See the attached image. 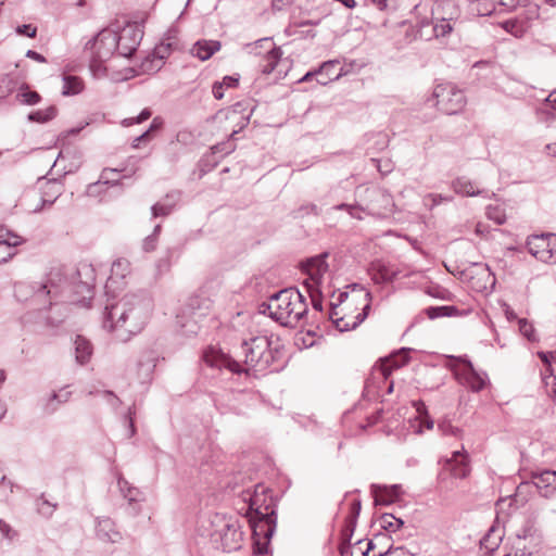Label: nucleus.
I'll use <instances>...</instances> for the list:
<instances>
[{
  "label": "nucleus",
  "mask_w": 556,
  "mask_h": 556,
  "mask_svg": "<svg viewBox=\"0 0 556 556\" xmlns=\"http://www.w3.org/2000/svg\"><path fill=\"white\" fill-rule=\"evenodd\" d=\"M432 97L437 100L438 109L448 115L459 113L466 105L463 90L451 83L437 85Z\"/></svg>",
  "instance_id": "10"
},
{
  "label": "nucleus",
  "mask_w": 556,
  "mask_h": 556,
  "mask_svg": "<svg viewBox=\"0 0 556 556\" xmlns=\"http://www.w3.org/2000/svg\"><path fill=\"white\" fill-rule=\"evenodd\" d=\"M457 312L454 306H437L428 307L426 314L430 319H434L441 316H453Z\"/></svg>",
  "instance_id": "43"
},
{
  "label": "nucleus",
  "mask_w": 556,
  "mask_h": 556,
  "mask_svg": "<svg viewBox=\"0 0 556 556\" xmlns=\"http://www.w3.org/2000/svg\"><path fill=\"white\" fill-rule=\"evenodd\" d=\"M84 84L83 80L77 76H64L63 77V96H75L83 91Z\"/></svg>",
  "instance_id": "37"
},
{
  "label": "nucleus",
  "mask_w": 556,
  "mask_h": 556,
  "mask_svg": "<svg viewBox=\"0 0 556 556\" xmlns=\"http://www.w3.org/2000/svg\"><path fill=\"white\" fill-rule=\"evenodd\" d=\"M168 47L169 45H167V47L162 46L154 51V56L157 59V70L162 67V65L164 64V59H166L168 55Z\"/></svg>",
  "instance_id": "56"
},
{
  "label": "nucleus",
  "mask_w": 556,
  "mask_h": 556,
  "mask_svg": "<svg viewBox=\"0 0 556 556\" xmlns=\"http://www.w3.org/2000/svg\"><path fill=\"white\" fill-rule=\"evenodd\" d=\"M533 484L544 497H551L556 492V471L543 470L534 472L532 476Z\"/></svg>",
  "instance_id": "23"
},
{
  "label": "nucleus",
  "mask_w": 556,
  "mask_h": 556,
  "mask_svg": "<svg viewBox=\"0 0 556 556\" xmlns=\"http://www.w3.org/2000/svg\"><path fill=\"white\" fill-rule=\"evenodd\" d=\"M157 243V238L155 235L148 236L142 243V248L146 252H152L155 250Z\"/></svg>",
  "instance_id": "58"
},
{
  "label": "nucleus",
  "mask_w": 556,
  "mask_h": 556,
  "mask_svg": "<svg viewBox=\"0 0 556 556\" xmlns=\"http://www.w3.org/2000/svg\"><path fill=\"white\" fill-rule=\"evenodd\" d=\"M116 47H118L116 31L104 28L86 43L85 49L90 50L98 60L108 61L117 54Z\"/></svg>",
  "instance_id": "13"
},
{
  "label": "nucleus",
  "mask_w": 556,
  "mask_h": 556,
  "mask_svg": "<svg viewBox=\"0 0 556 556\" xmlns=\"http://www.w3.org/2000/svg\"><path fill=\"white\" fill-rule=\"evenodd\" d=\"M328 254L323 253L311 258H307L302 264V269L307 275L303 282L307 294L311 298L314 309L323 311V296L325 293H334L331 291V275L329 266L326 262Z\"/></svg>",
  "instance_id": "6"
},
{
  "label": "nucleus",
  "mask_w": 556,
  "mask_h": 556,
  "mask_svg": "<svg viewBox=\"0 0 556 556\" xmlns=\"http://www.w3.org/2000/svg\"><path fill=\"white\" fill-rule=\"evenodd\" d=\"M130 273V263L126 258L116 260L111 267V276L105 285V294L113 292L118 278H125Z\"/></svg>",
  "instance_id": "28"
},
{
  "label": "nucleus",
  "mask_w": 556,
  "mask_h": 556,
  "mask_svg": "<svg viewBox=\"0 0 556 556\" xmlns=\"http://www.w3.org/2000/svg\"><path fill=\"white\" fill-rule=\"evenodd\" d=\"M529 253L538 261L556 264V235L541 233L532 235L527 239Z\"/></svg>",
  "instance_id": "11"
},
{
  "label": "nucleus",
  "mask_w": 556,
  "mask_h": 556,
  "mask_svg": "<svg viewBox=\"0 0 556 556\" xmlns=\"http://www.w3.org/2000/svg\"><path fill=\"white\" fill-rule=\"evenodd\" d=\"M151 114L152 113H151L150 109H143L137 117L125 118L123 121V125L131 126L134 124H140V123L147 121L148 118H150Z\"/></svg>",
  "instance_id": "49"
},
{
  "label": "nucleus",
  "mask_w": 556,
  "mask_h": 556,
  "mask_svg": "<svg viewBox=\"0 0 556 556\" xmlns=\"http://www.w3.org/2000/svg\"><path fill=\"white\" fill-rule=\"evenodd\" d=\"M503 28L514 34L515 36H519L518 22L516 20L506 21L503 23Z\"/></svg>",
  "instance_id": "62"
},
{
  "label": "nucleus",
  "mask_w": 556,
  "mask_h": 556,
  "mask_svg": "<svg viewBox=\"0 0 556 556\" xmlns=\"http://www.w3.org/2000/svg\"><path fill=\"white\" fill-rule=\"evenodd\" d=\"M58 114V109L54 105H50L45 110H36L28 114L27 118L29 122L35 123H47L53 119Z\"/></svg>",
  "instance_id": "38"
},
{
  "label": "nucleus",
  "mask_w": 556,
  "mask_h": 556,
  "mask_svg": "<svg viewBox=\"0 0 556 556\" xmlns=\"http://www.w3.org/2000/svg\"><path fill=\"white\" fill-rule=\"evenodd\" d=\"M231 521V517H227L223 514H213L208 516L207 520L203 521V527L205 528L206 535L210 536L213 541L217 542V536L226 528L230 527Z\"/></svg>",
  "instance_id": "25"
},
{
  "label": "nucleus",
  "mask_w": 556,
  "mask_h": 556,
  "mask_svg": "<svg viewBox=\"0 0 556 556\" xmlns=\"http://www.w3.org/2000/svg\"><path fill=\"white\" fill-rule=\"evenodd\" d=\"M224 89L225 87L219 84V81H215L212 86V92L215 99L220 100L224 98Z\"/></svg>",
  "instance_id": "63"
},
{
  "label": "nucleus",
  "mask_w": 556,
  "mask_h": 556,
  "mask_svg": "<svg viewBox=\"0 0 556 556\" xmlns=\"http://www.w3.org/2000/svg\"><path fill=\"white\" fill-rule=\"evenodd\" d=\"M519 330L528 340L533 341L534 338V328L532 324L527 321L526 319L519 320Z\"/></svg>",
  "instance_id": "50"
},
{
  "label": "nucleus",
  "mask_w": 556,
  "mask_h": 556,
  "mask_svg": "<svg viewBox=\"0 0 556 556\" xmlns=\"http://www.w3.org/2000/svg\"><path fill=\"white\" fill-rule=\"evenodd\" d=\"M14 295L20 302L30 301L34 305L51 308L50 314H46L41 307L27 312L21 317L23 326L33 327L38 332L52 331L58 329L66 317L59 304L89 306L93 298V288L80 279L78 270L68 271L60 266L52 267L40 281L15 283Z\"/></svg>",
  "instance_id": "1"
},
{
  "label": "nucleus",
  "mask_w": 556,
  "mask_h": 556,
  "mask_svg": "<svg viewBox=\"0 0 556 556\" xmlns=\"http://www.w3.org/2000/svg\"><path fill=\"white\" fill-rule=\"evenodd\" d=\"M439 430L444 435H453V437H458V434L460 432V430L458 428L454 427L453 425H451L447 421L440 422Z\"/></svg>",
  "instance_id": "52"
},
{
  "label": "nucleus",
  "mask_w": 556,
  "mask_h": 556,
  "mask_svg": "<svg viewBox=\"0 0 556 556\" xmlns=\"http://www.w3.org/2000/svg\"><path fill=\"white\" fill-rule=\"evenodd\" d=\"M468 9L473 15L486 16L493 12L494 5L490 0H468Z\"/></svg>",
  "instance_id": "36"
},
{
  "label": "nucleus",
  "mask_w": 556,
  "mask_h": 556,
  "mask_svg": "<svg viewBox=\"0 0 556 556\" xmlns=\"http://www.w3.org/2000/svg\"><path fill=\"white\" fill-rule=\"evenodd\" d=\"M16 31L18 35H23L29 38H34L37 34L36 27L30 24H23L17 26Z\"/></svg>",
  "instance_id": "54"
},
{
  "label": "nucleus",
  "mask_w": 556,
  "mask_h": 556,
  "mask_svg": "<svg viewBox=\"0 0 556 556\" xmlns=\"http://www.w3.org/2000/svg\"><path fill=\"white\" fill-rule=\"evenodd\" d=\"M153 308L151 296L146 291L129 292L116 299L108 295L103 314V328L115 333V338L127 342L147 325Z\"/></svg>",
  "instance_id": "2"
},
{
  "label": "nucleus",
  "mask_w": 556,
  "mask_h": 556,
  "mask_svg": "<svg viewBox=\"0 0 556 556\" xmlns=\"http://www.w3.org/2000/svg\"><path fill=\"white\" fill-rule=\"evenodd\" d=\"M371 492L374 494L376 505H390L401 497V495L403 494V489L401 484H372Z\"/></svg>",
  "instance_id": "21"
},
{
  "label": "nucleus",
  "mask_w": 556,
  "mask_h": 556,
  "mask_svg": "<svg viewBox=\"0 0 556 556\" xmlns=\"http://www.w3.org/2000/svg\"><path fill=\"white\" fill-rule=\"evenodd\" d=\"M180 200L179 191H172L151 207L153 217L169 215Z\"/></svg>",
  "instance_id": "30"
},
{
  "label": "nucleus",
  "mask_w": 556,
  "mask_h": 556,
  "mask_svg": "<svg viewBox=\"0 0 556 556\" xmlns=\"http://www.w3.org/2000/svg\"><path fill=\"white\" fill-rule=\"evenodd\" d=\"M72 392L66 388H62L59 391H52L51 393L41 396L38 404L46 415L54 414L61 405L68 402Z\"/></svg>",
  "instance_id": "18"
},
{
  "label": "nucleus",
  "mask_w": 556,
  "mask_h": 556,
  "mask_svg": "<svg viewBox=\"0 0 556 556\" xmlns=\"http://www.w3.org/2000/svg\"><path fill=\"white\" fill-rule=\"evenodd\" d=\"M117 170L116 169H112V168H105L103 169L102 174H101V180L104 185H111V186H115L116 184H118V179H111L109 178V175L110 174H116Z\"/></svg>",
  "instance_id": "60"
},
{
  "label": "nucleus",
  "mask_w": 556,
  "mask_h": 556,
  "mask_svg": "<svg viewBox=\"0 0 556 556\" xmlns=\"http://www.w3.org/2000/svg\"><path fill=\"white\" fill-rule=\"evenodd\" d=\"M245 52L255 61L263 74H275V79L285 78L291 68L289 59H281V51L271 38H262L245 45Z\"/></svg>",
  "instance_id": "7"
},
{
  "label": "nucleus",
  "mask_w": 556,
  "mask_h": 556,
  "mask_svg": "<svg viewBox=\"0 0 556 556\" xmlns=\"http://www.w3.org/2000/svg\"><path fill=\"white\" fill-rule=\"evenodd\" d=\"M135 409L132 407H129L128 408V412L125 416V421L127 422L128 425V430H129V437H134L135 433H136V428H135Z\"/></svg>",
  "instance_id": "55"
},
{
  "label": "nucleus",
  "mask_w": 556,
  "mask_h": 556,
  "mask_svg": "<svg viewBox=\"0 0 556 556\" xmlns=\"http://www.w3.org/2000/svg\"><path fill=\"white\" fill-rule=\"evenodd\" d=\"M54 508L55 505L50 504L47 500L41 498L38 503V511L46 517L51 516Z\"/></svg>",
  "instance_id": "53"
},
{
  "label": "nucleus",
  "mask_w": 556,
  "mask_h": 556,
  "mask_svg": "<svg viewBox=\"0 0 556 556\" xmlns=\"http://www.w3.org/2000/svg\"><path fill=\"white\" fill-rule=\"evenodd\" d=\"M75 357L80 365L86 364L92 355L91 343L81 336H77L74 342Z\"/></svg>",
  "instance_id": "33"
},
{
  "label": "nucleus",
  "mask_w": 556,
  "mask_h": 556,
  "mask_svg": "<svg viewBox=\"0 0 556 556\" xmlns=\"http://www.w3.org/2000/svg\"><path fill=\"white\" fill-rule=\"evenodd\" d=\"M361 501L358 500H355L352 504H351V510H350V515L346 519V523H348V528L351 530V532L353 531L355 525H356V519L361 513Z\"/></svg>",
  "instance_id": "47"
},
{
  "label": "nucleus",
  "mask_w": 556,
  "mask_h": 556,
  "mask_svg": "<svg viewBox=\"0 0 556 556\" xmlns=\"http://www.w3.org/2000/svg\"><path fill=\"white\" fill-rule=\"evenodd\" d=\"M202 361L206 366L217 369H227L231 374L240 375L243 369L241 365L231 358L228 354H225L220 349L215 346H207L202 353Z\"/></svg>",
  "instance_id": "16"
},
{
  "label": "nucleus",
  "mask_w": 556,
  "mask_h": 556,
  "mask_svg": "<svg viewBox=\"0 0 556 556\" xmlns=\"http://www.w3.org/2000/svg\"><path fill=\"white\" fill-rule=\"evenodd\" d=\"M222 48L220 41L200 39L190 49V53L201 61H206Z\"/></svg>",
  "instance_id": "27"
},
{
  "label": "nucleus",
  "mask_w": 556,
  "mask_h": 556,
  "mask_svg": "<svg viewBox=\"0 0 556 556\" xmlns=\"http://www.w3.org/2000/svg\"><path fill=\"white\" fill-rule=\"evenodd\" d=\"M363 201L369 215L386 218L394 212L393 198L383 189L376 187L366 189Z\"/></svg>",
  "instance_id": "12"
},
{
  "label": "nucleus",
  "mask_w": 556,
  "mask_h": 556,
  "mask_svg": "<svg viewBox=\"0 0 556 556\" xmlns=\"http://www.w3.org/2000/svg\"><path fill=\"white\" fill-rule=\"evenodd\" d=\"M239 81H240V75L237 74L233 76H225L219 81V84H222V86L225 88H232V87H237L239 85Z\"/></svg>",
  "instance_id": "57"
},
{
  "label": "nucleus",
  "mask_w": 556,
  "mask_h": 556,
  "mask_svg": "<svg viewBox=\"0 0 556 556\" xmlns=\"http://www.w3.org/2000/svg\"><path fill=\"white\" fill-rule=\"evenodd\" d=\"M278 351L271 348L267 333L252 334L245 339V375H265L276 361Z\"/></svg>",
  "instance_id": "8"
},
{
  "label": "nucleus",
  "mask_w": 556,
  "mask_h": 556,
  "mask_svg": "<svg viewBox=\"0 0 556 556\" xmlns=\"http://www.w3.org/2000/svg\"><path fill=\"white\" fill-rule=\"evenodd\" d=\"M210 301L199 295L189 298L186 305L176 316V324L181 334L195 336L201 329V321L207 316Z\"/></svg>",
  "instance_id": "9"
},
{
  "label": "nucleus",
  "mask_w": 556,
  "mask_h": 556,
  "mask_svg": "<svg viewBox=\"0 0 556 556\" xmlns=\"http://www.w3.org/2000/svg\"><path fill=\"white\" fill-rule=\"evenodd\" d=\"M452 189L455 193L464 197H477L482 195L483 198L491 199L495 194L493 192H489L488 190L480 189L478 185L466 178L458 177L452 181Z\"/></svg>",
  "instance_id": "22"
},
{
  "label": "nucleus",
  "mask_w": 556,
  "mask_h": 556,
  "mask_svg": "<svg viewBox=\"0 0 556 556\" xmlns=\"http://www.w3.org/2000/svg\"><path fill=\"white\" fill-rule=\"evenodd\" d=\"M261 314H267L282 326H295L307 313L303 294L295 289H283L258 305Z\"/></svg>",
  "instance_id": "5"
},
{
  "label": "nucleus",
  "mask_w": 556,
  "mask_h": 556,
  "mask_svg": "<svg viewBox=\"0 0 556 556\" xmlns=\"http://www.w3.org/2000/svg\"><path fill=\"white\" fill-rule=\"evenodd\" d=\"M63 190V186L58 179L48 180L46 184V189L43 191L41 203L39 206L34 208L35 213H38L46 205H52L55 200L61 195Z\"/></svg>",
  "instance_id": "31"
},
{
  "label": "nucleus",
  "mask_w": 556,
  "mask_h": 556,
  "mask_svg": "<svg viewBox=\"0 0 556 556\" xmlns=\"http://www.w3.org/2000/svg\"><path fill=\"white\" fill-rule=\"evenodd\" d=\"M453 198L450 195L428 193L427 195L424 197L422 202L426 207L432 210L433 207L442 203L451 202Z\"/></svg>",
  "instance_id": "41"
},
{
  "label": "nucleus",
  "mask_w": 556,
  "mask_h": 556,
  "mask_svg": "<svg viewBox=\"0 0 556 556\" xmlns=\"http://www.w3.org/2000/svg\"><path fill=\"white\" fill-rule=\"evenodd\" d=\"M519 545L520 544L518 543V548L513 554V556H531L536 551L534 548L527 547L526 545H523L522 547H519Z\"/></svg>",
  "instance_id": "64"
},
{
  "label": "nucleus",
  "mask_w": 556,
  "mask_h": 556,
  "mask_svg": "<svg viewBox=\"0 0 556 556\" xmlns=\"http://www.w3.org/2000/svg\"><path fill=\"white\" fill-rule=\"evenodd\" d=\"M24 240L9 229L0 228V264L5 263L15 255V248Z\"/></svg>",
  "instance_id": "19"
},
{
  "label": "nucleus",
  "mask_w": 556,
  "mask_h": 556,
  "mask_svg": "<svg viewBox=\"0 0 556 556\" xmlns=\"http://www.w3.org/2000/svg\"><path fill=\"white\" fill-rule=\"evenodd\" d=\"M371 293L359 289L350 296L340 292L336 302L330 303L329 318L339 331H349L361 325L370 309Z\"/></svg>",
  "instance_id": "4"
},
{
  "label": "nucleus",
  "mask_w": 556,
  "mask_h": 556,
  "mask_svg": "<svg viewBox=\"0 0 556 556\" xmlns=\"http://www.w3.org/2000/svg\"><path fill=\"white\" fill-rule=\"evenodd\" d=\"M339 61L338 60H330L324 62L318 70H316L317 73V81L320 85L326 86L332 80H337L340 77L344 76L346 72L343 70V67L338 68Z\"/></svg>",
  "instance_id": "26"
},
{
  "label": "nucleus",
  "mask_w": 556,
  "mask_h": 556,
  "mask_svg": "<svg viewBox=\"0 0 556 556\" xmlns=\"http://www.w3.org/2000/svg\"><path fill=\"white\" fill-rule=\"evenodd\" d=\"M243 539V531L237 520H232L230 527L226 528L218 536L223 549L226 552L241 548L240 541Z\"/></svg>",
  "instance_id": "20"
},
{
  "label": "nucleus",
  "mask_w": 556,
  "mask_h": 556,
  "mask_svg": "<svg viewBox=\"0 0 556 556\" xmlns=\"http://www.w3.org/2000/svg\"><path fill=\"white\" fill-rule=\"evenodd\" d=\"M116 34L118 39L117 55L131 58L143 38L141 26L136 23H128Z\"/></svg>",
  "instance_id": "15"
},
{
  "label": "nucleus",
  "mask_w": 556,
  "mask_h": 556,
  "mask_svg": "<svg viewBox=\"0 0 556 556\" xmlns=\"http://www.w3.org/2000/svg\"><path fill=\"white\" fill-rule=\"evenodd\" d=\"M517 540L519 544L521 541H529V547L536 549L541 543V533L535 528L533 522L527 521L526 525L518 531Z\"/></svg>",
  "instance_id": "32"
},
{
  "label": "nucleus",
  "mask_w": 556,
  "mask_h": 556,
  "mask_svg": "<svg viewBox=\"0 0 556 556\" xmlns=\"http://www.w3.org/2000/svg\"><path fill=\"white\" fill-rule=\"evenodd\" d=\"M454 374L472 392L481 391L489 382L488 375L476 370L471 362L466 358H459V363L454 367Z\"/></svg>",
  "instance_id": "14"
},
{
  "label": "nucleus",
  "mask_w": 556,
  "mask_h": 556,
  "mask_svg": "<svg viewBox=\"0 0 556 556\" xmlns=\"http://www.w3.org/2000/svg\"><path fill=\"white\" fill-rule=\"evenodd\" d=\"M486 217L494 220L496 224L502 225L506 222V214L502 205H488L485 211Z\"/></svg>",
  "instance_id": "40"
},
{
  "label": "nucleus",
  "mask_w": 556,
  "mask_h": 556,
  "mask_svg": "<svg viewBox=\"0 0 556 556\" xmlns=\"http://www.w3.org/2000/svg\"><path fill=\"white\" fill-rule=\"evenodd\" d=\"M543 383L547 395L556 402V376L553 372L543 374Z\"/></svg>",
  "instance_id": "45"
},
{
  "label": "nucleus",
  "mask_w": 556,
  "mask_h": 556,
  "mask_svg": "<svg viewBox=\"0 0 556 556\" xmlns=\"http://www.w3.org/2000/svg\"><path fill=\"white\" fill-rule=\"evenodd\" d=\"M20 83L10 75H3L0 78V99H5L13 92H17Z\"/></svg>",
  "instance_id": "39"
},
{
  "label": "nucleus",
  "mask_w": 556,
  "mask_h": 556,
  "mask_svg": "<svg viewBox=\"0 0 556 556\" xmlns=\"http://www.w3.org/2000/svg\"><path fill=\"white\" fill-rule=\"evenodd\" d=\"M452 30V27L448 23H441V24H437L434 27H433V31H434V36L435 37H439V36H445L446 34H448L450 31Z\"/></svg>",
  "instance_id": "61"
},
{
  "label": "nucleus",
  "mask_w": 556,
  "mask_h": 556,
  "mask_svg": "<svg viewBox=\"0 0 556 556\" xmlns=\"http://www.w3.org/2000/svg\"><path fill=\"white\" fill-rule=\"evenodd\" d=\"M106 61H100L96 58V55H90L89 68L96 78H103L108 75V70L105 67Z\"/></svg>",
  "instance_id": "42"
},
{
  "label": "nucleus",
  "mask_w": 556,
  "mask_h": 556,
  "mask_svg": "<svg viewBox=\"0 0 556 556\" xmlns=\"http://www.w3.org/2000/svg\"><path fill=\"white\" fill-rule=\"evenodd\" d=\"M15 99L21 104L35 105L41 101V96L37 91L30 90L26 83H21Z\"/></svg>",
  "instance_id": "34"
},
{
  "label": "nucleus",
  "mask_w": 556,
  "mask_h": 556,
  "mask_svg": "<svg viewBox=\"0 0 556 556\" xmlns=\"http://www.w3.org/2000/svg\"><path fill=\"white\" fill-rule=\"evenodd\" d=\"M414 406L416 408L417 417L416 422H418V428L416 429L417 433H421V427L425 426L428 430L433 428V420L429 417L427 407L424 402H414Z\"/></svg>",
  "instance_id": "35"
},
{
  "label": "nucleus",
  "mask_w": 556,
  "mask_h": 556,
  "mask_svg": "<svg viewBox=\"0 0 556 556\" xmlns=\"http://www.w3.org/2000/svg\"><path fill=\"white\" fill-rule=\"evenodd\" d=\"M96 534L103 542L117 543L122 540V534L116 529L115 522L109 517L97 519Z\"/></svg>",
  "instance_id": "24"
},
{
  "label": "nucleus",
  "mask_w": 556,
  "mask_h": 556,
  "mask_svg": "<svg viewBox=\"0 0 556 556\" xmlns=\"http://www.w3.org/2000/svg\"><path fill=\"white\" fill-rule=\"evenodd\" d=\"M0 533L3 538L12 540L15 536V531L12 530L10 525L0 519Z\"/></svg>",
  "instance_id": "59"
},
{
  "label": "nucleus",
  "mask_w": 556,
  "mask_h": 556,
  "mask_svg": "<svg viewBox=\"0 0 556 556\" xmlns=\"http://www.w3.org/2000/svg\"><path fill=\"white\" fill-rule=\"evenodd\" d=\"M170 258L169 256H165V257H161L157 262H156V274L157 276H163L164 274L168 273L169 269H170Z\"/></svg>",
  "instance_id": "51"
},
{
  "label": "nucleus",
  "mask_w": 556,
  "mask_h": 556,
  "mask_svg": "<svg viewBox=\"0 0 556 556\" xmlns=\"http://www.w3.org/2000/svg\"><path fill=\"white\" fill-rule=\"evenodd\" d=\"M446 464L455 478H465L469 473L468 456L464 451H455Z\"/></svg>",
  "instance_id": "29"
},
{
  "label": "nucleus",
  "mask_w": 556,
  "mask_h": 556,
  "mask_svg": "<svg viewBox=\"0 0 556 556\" xmlns=\"http://www.w3.org/2000/svg\"><path fill=\"white\" fill-rule=\"evenodd\" d=\"M89 394L92 395V394H94V392L90 391ZM96 394L103 396V399H105L106 402L113 408H116L122 403V401L115 395V393L113 391H110V390L97 391Z\"/></svg>",
  "instance_id": "48"
},
{
  "label": "nucleus",
  "mask_w": 556,
  "mask_h": 556,
  "mask_svg": "<svg viewBox=\"0 0 556 556\" xmlns=\"http://www.w3.org/2000/svg\"><path fill=\"white\" fill-rule=\"evenodd\" d=\"M404 525L402 519L395 518L393 515L384 514L381 517V526L388 531H396Z\"/></svg>",
  "instance_id": "44"
},
{
  "label": "nucleus",
  "mask_w": 556,
  "mask_h": 556,
  "mask_svg": "<svg viewBox=\"0 0 556 556\" xmlns=\"http://www.w3.org/2000/svg\"><path fill=\"white\" fill-rule=\"evenodd\" d=\"M245 519L252 529V549L254 555H264L276 529L275 505L267 488L256 484L253 495L249 498Z\"/></svg>",
  "instance_id": "3"
},
{
  "label": "nucleus",
  "mask_w": 556,
  "mask_h": 556,
  "mask_svg": "<svg viewBox=\"0 0 556 556\" xmlns=\"http://www.w3.org/2000/svg\"><path fill=\"white\" fill-rule=\"evenodd\" d=\"M159 358V353L153 349L142 351L137 362V375L141 383H149L152 380Z\"/></svg>",
  "instance_id": "17"
},
{
  "label": "nucleus",
  "mask_w": 556,
  "mask_h": 556,
  "mask_svg": "<svg viewBox=\"0 0 556 556\" xmlns=\"http://www.w3.org/2000/svg\"><path fill=\"white\" fill-rule=\"evenodd\" d=\"M336 210H346L351 217L356 219H362V212H367L366 205H350V204H339L334 207Z\"/></svg>",
  "instance_id": "46"
}]
</instances>
